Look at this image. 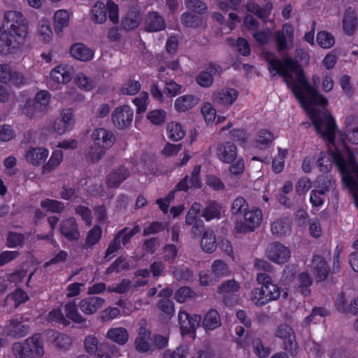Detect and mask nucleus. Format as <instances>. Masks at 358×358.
Masks as SVG:
<instances>
[{
	"mask_svg": "<svg viewBox=\"0 0 358 358\" xmlns=\"http://www.w3.org/2000/svg\"><path fill=\"white\" fill-rule=\"evenodd\" d=\"M265 58L270 73L273 76L277 74L282 76L309 116L317 133L327 145L328 152H322L317 161L320 171L329 172L334 164L358 208V166L345 143L341 131L336 129L335 119L326 109L327 99L310 85L301 66L292 59L285 58L282 61L270 53H266Z\"/></svg>",
	"mask_w": 358,
	"mask_h": 358,
	"instance_id": "1",
	"label": "nucleus"
},
{
	"mask_svg": "<svg viewBox=\"0 0 358 358\" xmlns=\"http://www.w3.org/2000/svg\"><path fill=\"white\" fill-rule=\"evenodd\" d=\"M27 34V25L21 13L6 12L3 31L0 29V52L3 55L17 52L24 45Z\"/></svg>",
	"mask_w": 358,
	"mask_h": 358,
	"instance_id": "2",
	"label": "nucleus"
},
{
	"mask_svg": "<svg viewBox=\"0 0 358 358\" xmlns=\"http://www.w3.org/2000/svg\"><path fill=\"white\" fill-rule=\"evenodd\" d=\"M257 281L261 287L254 288L250 294V300L256 306H263L280 297V289L273 282L269 275L258 273Z\"/></svg>",
	"mask_w": 358,
	"mask_h": 358,
	"instance_id": "3",
	"label": "nucleus"
},
{
	"mask_svg": "<svg viewBox=\"0 0 358 358\" xmlns=\"http://www.w3.org/2000/svg\"><path fill=\"white\" fill-rule=\"evenodd\" d=\"M93 144L88 152L87 157L92 162L99 161L114 143L113 133L103 128L94 129L91 134Z\"/></svg>",
	"mask_w": 358,
	"mask_h": 358,
	"instance_id": "4",
	"label": "nucleus"
},
{
	"mask_svg": "<svg viewBox=\"0 0 358 358\" xmlns=\"http://www.w3.org/2000/svg\"><path fill=\"white\" fill-rule=\"evenodd\" d=\"M13 355L16 358H34L43 354V344L41 336L35 334L24 343H15L13 345Z\"/></svg>",
	"mask_w": 358,
	"mask_h": 358,
	"instance_id": "5",
	"label": "nucleus"
},
{
	"mask_svg": "<svg viewBox=\"0 0 358 358\" xmlns=\"http://www.w3.org/2000/svg\"><path fill=\"white\" fill-rule=\"evenodd\" d=\"M73 66L68 64H59L55 66L49 73L48 84L52 90H60L72 79Z\"/></svg>",
	"mask_w": 358,
	"mask_h": 358,
	"instance_id": "6",
	"label": "nucleus"
},
{
	"mask_svg": "<svg viewBox=\"0 0 358 358\" xmlns=\"http://www.w3.org/2000/svg\"><path fill=\"white\" fill-rule=\"evenodd\" d=\"M262 220V212L257 208L248 210L243 214V221L236 223L235 230L238 233H248L257 228Z\"/></svg>",
	"mask_w": 358,
	"mask_h": 358,
	"instance_id": "7",
	"label": "nucleus"
},
{
	"mask_svg": "<svg viewBox=\"0 0 358 358\" xmlns=\"http://www.w3.org/2000/svg\"><path fill=\"white\" fill-rule=\"evenodd\" d=\"M76 123V118L73 111L70 108H65L61 110L60 116L54 120L50 129L57 135H63L71 131Z\"/></svg>",
	"mask_w": 358,
	"mask_h": 358,
	"instance_id": "8",
	"label": "nucleus"
},
{
	"mask_svg": "<svg viewBox=\"0 0 358 358\" xmlns=\"http://www.w3.org/2000/svg\"><path fill=\"white\" fill-rule=\"evenodd\" d=\"M134 112L129 106H121L115 108L111 119L115 127L124 129L129 127L133 121Z\"/></svg>",
	"mask_w": 358,
	"mask_h": 358,
	"instance_id": "9",
	"label": "nucleus"
},
{
	"mask_svg": "<svg viewBox=\"0 0 358 358\" xmlns=\"http://www.w3.org/2000/svg\"><path fill=\"white\" fill-rule=\"evenodd\" d=\"M238 96V92L236 89L224 87L215 90L213 93L212 100L218 106L229 108L236 102Z\"/></svg>",
	"mask_w": 358,
	"mask_h": 358,
	"instance_id": "10",
	"label": "nucleus"
},
{
	"mask_svg": "<svg viewBox=\"0 0 358 358\" xmlns=\"http://www.w3.org/2000/svg\"><path fill=\"white\" fill-rule=\"evenodd\" d=\"M266 255L271 262L282 264L289 259L291 251L289 248L280 243H273L268 246Z\"/></svg>",
	"mask_w": 358,
	"mask_h": 358,
	"instance_id": "11",
	"label": "nucleus"
},
{
	"mask_svg": "<svg viewBox=\"0 0 358 358\" xmlns=\"http://www.w3.org/2000/svg\"><path fill=\"white\" fill-rule=\"evenodd\" d=\"M49 156V150L45 147L29 146L24 153V157L29 164L38 167L43 165Z\"/></svg>",
	"mask_w": 358,
	"mask_h": 358,
	"instance_id": "12",
	"label": "nucleus"
},
{
	"mask_svg": "<svg viewBox=\"0 0 358 358\" xmlns=\"http://www.w3.org/2000/svg\"><path fill=\"white\" fill-rule=\"evenodd\" d=\"M0 82L4 84L11 83L20 87L26 83V78L8 64H0Z\"/></svg>",
	"mask_w": 358,
	"mask_h": 358,
	"instance_id": "13",
	"label": "nucleus"
},
{
	"mask_svg": "<svg viewBox=\"0 0 358 358\" xmlns=\"http://www.w3.org/2000/svg\"><path fill=\"white\" fill-rule=\"evenodd\" d=\"M135 348L137 351L146 352L153 349V339L150 336V331L145 327L144 321L140 323L137 336L134 341Z\"/></svg>",
	"mask_w": 358,
	"mask_h": 358,
	"instance_id": "14",
	"label": "nucleus"
},
{
	"mask_svg": "<svg viewBox=\"0 0 358 358\" xmlns=\"http://www.w3.org/2000/svg\"><path fill=\"white\" fill-rule=\"evenodd\" d=\"M178 322L182 335L188 334L194 331L199 326L201 317L199 315H189L184 310H180Z\"/></svg>",
	"mask_w": 358,
	"mask_h": 358,
	"instance_id": "15",
	"label": "nucleus"
},
{
	"mask_svg": "<svg viewBox=\"0 0 358 358\" xmlns=\"http://www.w3.org/2000/svg\"><path fill=\"white\" fill-rule=\"evenodd\" d=\"M221 73L222 69L219 65L210 64L197 75L196 82L201 87H210L213 83V77Z\"/></svg>",
	"mask_w": 358,
	"mask_h": 358,
	"instance_id": "16",
	"label": "nucleus"
},
{
	"mask_svg": "<svg viewBox=\"0 0 358 358\" xmlns=\"http://www.w3.org/2000/svg\"><path fill=\"white\" fill-rule=\"evenodd\" d=\"M59 231L68 241H77L80 237V233L76 220L74 217H69L61 221Z\"/></svg>",
	"mask_w": 358,
	"mask_h": 358,
	"instance_id": "17",
	"label": "nucleus"
},
{
	"mask_svg": "<svg viewBox=\"0 0 358 358\" xmlns=\"http://www.w3.org/2000/svg\"><path fill=\"white\" fill-rule=\"evenodd\" d=\"M216 155L220 161L229 164L237 156L236 146L231 142L220 143L216 148Z\"/></svg>",
	"mask_w": 358,
	"mask_h": 358,
	"instance_id": "18",
	"label": "nucleus"
},
{
	"mask_svg": "<svg viewBox=\"0 0 358 358\" xmlns=\"http://www.w3.org/2000/svg\"><path fill=\"white\" fill-rule=\"evenodd\" d=\"M104 299L99 296H87L80 301L78 306L85 315L94 314L104 305Z\"/></svg>",
	"mask_w": 358,
	"mask_h": 358,
	"instance_id": "19",
	"label": "nucleus"
},
{
	"mask_svg": "<svg viewBox=\"0 0 358 358\" xmlns=\"http://www.w3.org/2000/svg\"><path fill=\"white\" fill-rule=\"evenodd\" d=\"M201 166L196 165L194 167L191 177H185L177 185L176 189L178 191H187L189 188H200L201 186V181L200 179Z\"/></svg>",
	"mask_w": 358,
	"mask_h": 358,
	"instance_id": "20",
	"label": "nucleus"
},
{
	"mask_svg": "<svg viewBox=\"0 0 358 358\" xmlns=\"http://www.w3.org/2000/svg\"><path fill=\"white\" fill-rule=\"evenodd\" d=\"M36 36L38 40L44 44H50L52 41L54 33L48 19L43 17L38 21Z\"/></svg>",
	"mask_w": 358,
	"mask_h": 358,
	"instance_id": "21",
	"label": "nucleus"
},
{
	"mask_svg": "<svg viewBox=\"0 0 358 358\" xmlns=\"http://www.w3.org/2000/svg\"><path fill=\"white\" fill-rule=\"evenodd\" d=\"M310 270L315 276L317 282L324 280L329 274V268L324 258L320 256H314Z\"/></svg>",
	"mask_w": 358,
	"mask_h": 358,
	"instance_id": "22",
	"label": "nucleus"
},
{
	"mask_svg": "<svg viewBox=\"0 0 358 358\" xmlns=\"http://www.w3.org/2000/svg\"><path fill=\"white\" fill-rule=\"evenodd\" d=\"M275 336L284 340V345L286 350L292 352L296 348L295 336L292 329L286 324L280 325L276 331Z\"/></svg>",
	"mask_w": 358,
	"mask_h": 358,
	"instance_id": "23",
	"label": "nucleus"
},
{
	"mask_svg": "<svg viewBox=\"0 0 358 358\" xmlns=\"http://www.w3.org/2000/svg\"><path fill=\"white\" fill-rule=\"evenodd\" d=\"M199 103V99L194 94H184L178 96L174 101V108L180 113L187 112Z\"/></svg>",
	"mask_w": 358,
	"mask_h": 358,
	"instance_id": "24",
	"label": "nucleus"
},
{
	"mask_svg": "<svg viewBox=\"0 0 358 358\" xmlns=\"http://www.w3.org/2000/svg\"><path fill=\"white\" fill-rule=\"evenodd\" d=\"M4 331L8 336L20 338L25 336L29 333V327L17 319L10 320L6 325Z\"/></svg>",
	"mask_w": 358,
	"mask_h": 358,
	"instance_id": "25",
	"label": "nucleus"
},
{
	"mask_svg": "<svg viewBox=\"0 0 358 358\" xmlns=\"http://www.w3.org/2000/svg\"><path fill=\"white\" fill-rule=\"evenodd\" d=\"M294 28L289 24H285L282 30L277 32L276 41L279 50L286 49L293 43Z\"/></svg>",
	"mask_w": 358,
	"mask_h": 358,
	"instance_id": "26",
	"label": "nucleus"
},
{
	"mask_svg": "<svg viewBox=\"0 0 358 358\" xmlns=\"http://www.w3.org/2000/svg\"><path fill=\"white\" fill-rule=\"evenodd\" d=\"M70 53L74 59L82 62L91 60L94 55L92 50L81 43L73 44L70 48Z\"/></svg>",
	"mask_w": 358,
	"mask_h": 358,
	"instance_id": "27",
	"label": "nucleus"
},
{
	"mask_svg": "<svg viewBox=\"0 0 358 358\" xmlns=\"http://www.w3.org/2000/svg\"><path fill=\"white\" fill-rule=\"evenodd\" d=\"M70 24V14L66 9H59L53 15V24L56 34H59L69 27Z\"/></svg>",
	"mask_w": 358,
	"mask_h": 358,
	"instance_id": "28",
	"label": "nucleus"
},
{
	"mask_svg": "<svg viewBox=\"0 0 358 358\" xmlns=\"http://www.w3.org/2000/svg\"><path fill=\"white\" fill-rule=\"evenodd\" d=\"M129 166H122L114 169L108 177L107 183L111 187H117L129 176Z\"/></svg>",
	"mask_w": 358,
	"mask_h": 358,
	"instance_id": "29",
	"label": "nucleus"
},
{
	"mask_svg": "<svg viewBox=\"0 0 358 358\" xmlns=\"http://www.w3.org/2000/svg\"><path fill=\"white\" fill-rule=\"evenodd\" d=\"M328 185H318L317 189H313L310 193V201L313 206H320L324 202V194L329 189L334 187L335 181L328 180Z\"/></svg>",
	"mask_w": 358,
	"mask_h": 358,
	"instance_id": "30",
	"label": "nucleus"
},
{
	"mask_svg": "<svg viewBox=\"0 0 358 358\" xmlns=\"http://www.w3.org/2000/svg\"><path fill=\"white\" fill-rule=\"evenodd\" d=\"M343 27L345 34L352 35L358 29V20L354 10L348 9L343 20Z\"/></svg>",
	"mask_w": 358,
	"mask_h": 358,
	"instance_id": "31",
	"label": "nucleus"
},
{
	"mask_svg": "<svg viewBox=\"0 0 358 358\" xmlns=\"http://www.w3.org/2000/svg\"><path fill=\"white\" fill-rule=\"evenodd\" d=\"M165 28V22L162 17L155 12L148 15L145 20V29L148 31H159Z\"/></svg>",
	"mask_w": 358,
	"mask_h": 358,
	"instance_id": "32",
	"label": "nucleus"
},
{
	"mask_svg": "<svg viewBox=\"0 0 358 358\" xmlns=\"http://www.w3.org/2000/svg\"><path fill=\"white\" fill-rule=\"evenodd\" d=\"M106 337L111 341L122 345L128 341L129 333L124 327H114L108 331Z\"/></svg>",
	"mask_w": 358,
	"mask_h": 358,
	"instance_id": "33",
	"label": "nucleus"
},
{
	"mask_svg": "<svg viewBox=\"0 0 358 358\" xmlns=\"http://www.w3.org/2000/svg\"><path fill=\"white\" fill-rule=\"evenodd\" d=\"M201 205L199 203L195 202L194 203L190 209L188 210L185 222L187 224H194L196 222V224L192 227V232L196 235V230L199 229V228L203 227V222L201 221L196 222L197 215L201 213Z\"/></svg>",
	"mask_w": 358,
	"mask_h": 358,
	"instance_id": "34",
	"label": "nucleus"
},
{
	"mask_svg": "<svg viewBox=\"0 0 358 358\" xmlns=\"http://www.w3.org/2000/svg\"><path fill=\"white\" fill-rule=\"evenodd\" d=\"M348 138L354 144H358V118L355 115H350L345 120Z\"/></svg>",
	"mask_w": 358,
	"mask_h": 358,
	"instance_id": "35",
	"label": "nucleus"
},
{
	"mask_svg": "<svg viewBox=\"0 0 358 358\" xmlns=\"http://www.w3.org/2000/svg\"><path fill=\"white\" fill-rule=\"evenodd\" d=\"M166 134L172 141H179L185 136V131L182 125L177 122H170L166 124Z\"/></svg>",
	"mask_w": 358,
	"mask_h": 358,
	"instance_id": "36",
	"label": "nucleus"
},
{
	"mask_svg": "<svg viewBox=\"0 0 358 358\" xmlns=\"http://www.w3.org/2000/svg\"><path fill=\"white\" fill-rule=\"evenodd\" d=\"M203 327L208 330H213L221 325V319L216 310L211 309L205 315L203 322Z\"/></svg>",
	"mask_w": 358,
	"mask_h": 358,
	"instance_id": "37",
	"label": "nucleus"
},
{
	"mask_svg": "<svg viewBox=\"0 0 358 358\" xmlns=\"http://www.w3.org/2000/svg\"><path fill=\"white\" fill-rule=\"evenodd\" d=\"M64 310L65 313L64 317L69 321L71 320L78 324H82L85 321L83 317L78 313L74 301L67 302L64 306Z\"/></svg>",
	"mask_w": 358,
	"mask_h": 358,
	"instance_id": "38",
	"label": "nucleus"
},
{
	"mask_svg": "<svg viewBox=\"0 0 358 358\" xmlns=\"http://www.w3.org/2000/svg\"><path fill=\"white\" fill-rule=\"evenodd\" d=\"M63 157L64 155L62 150H54L47 163L43 164V173H48L55 170L62 163Z\"/></svg>",
	"mask_w": 358,
	"mask_h": 358,
	"instance_id": "39",
	"label": "nucleus"
},
{
	"mask_svg": "<svg viewBox=\"0 0 358 358\" xmlns=\"http://www.w3.org/2000/svg\"><path fill=\"white\" fill-rule=\"evenodd\" d=\"M275 136L267 129H261L257 134L255 145L261 150L268 148L274 140Z\"/></svg>",
	"mask_w": 358,
	"mask_h": 358,
	"instance_id": "40",
	"label": "nucleus"
},
{
	"mask_svg": "<svg viewBox=\"0 0 358 358\" xmlns=\"http://www.w3.org/2000/svg\"><path fill=\"white\" fill-rule=\"evenodd\" d=\"M102 236V229L99 225H95L87 234L83 248H91L96 245Z\"/></svg>",
	"mask_w": 358,
	"mask_h": 358,
	"instance_id": "41",
	"label": "nucleus"
},
{
	"mask_svg": "<svg viewBox=\"0 0 358 358\" xmlns=\"http://www.w3.org/2000/svg\"><path fill=\"white\" fill-rule=\"evenodd\" d=\"M271 232L278 236L286 235L290 231V223L288 219L281 218L272 222L271 226Z\"/></svg>",
	"mask_w": 358,
	"mask_h": 358,
	"instance_id": "42",
	"label": "nucleus"
},
{
	"mask_svg": "<svg viewBox=\"0 0 358 358\" xmlns=\"http://www.w3.org/2000/svg\"><path fill=\"white\" fill-rule=\"evenodd\" d=\"M142 20L139 11H130L122 20V26L127 30H131L136 28Z\"/></svg>",
	"mask_w": 358,
	"mask_h": 358,
	"instance_id": "43",
	"label": "nucleus"
},
{
	"mask_svg": "<svg viewBox=\"0 0 358 358\" xmlns=\"http://www.w3.org/2000/svg\"><path fill=\"white\" fill-rule=\"evenodd\" d=\"M311 285L312 280L308 273L302 272L299 274L296 282V286L299 292L305 296L308 295L310 292V287Z\"/></svg>",
	"mask_w": 358,
	"mask_h": 358,
	"instance_id": "44",
	"label": "nucleus"
},
{
	"mask_svg": "<svg viewBox=\"0 0 358 358\" xmlns=\"http://www.w3.org/2000/svg\"><path fill=\"white\" fill-rule=\"evenodd\" d=\"M336 307L338 311L342 313L350 311L356 313L358 312V299L352 301L348 307L345 296L343 294H339L336 299Z\"/></svg>",
	"mask_w": 358,
	"mask_h": 358,
	"instance_id": "45",
	"label": "nucleus"
},
{
	"mask_svg": "<svg viewBox=\"0 0 358 358\" xmlns=\"http://www.w3.org/2000/svg\"><path fill=\"white\" fill-rule=\"evenodd\" d=\"M229 272V268L223 261L217 259L212 264L211 275L214 278V281H217L221 278L228 275Z\"/></svg>",
	"mask_w": 358,
	"mask_h": 358,
	"instance_id": "46",
	"label": "nucleus"
},
{
	"mask_svg": "<svg viewBox=\"0 0 358 358\" xmlns=\"http://www.w3.org/2000/svg\"><path fill=\"white\" fill-rule=\"evenodd\" d=\"M222 208L220 204L216 202H210L203 210L202 216L206 221L213 219H219L221 217Z\"/></svg>",
	"mask_w": 358,
	"mask_h": 358,
	"instance_id": "47",
	"label": "nucleus"
},
{
	"mask_svg": "<svg viewBox=\"0 0 358 358\" xmlns=\"http://www.w3.org/2000/svg\"><path fill=\"white\" fill-rule=\"evenodd\" d=\"M91 19L96 23H103L106 19V8L103 3L96 2L92 7Z\"/></svg>",
	"mask_w": 358,
	"mask_h": 358,
	"instance_id": "48",
	"label": "nucleus"
},
{
	"mask_svg": "<svg viewBox=\"0 0 358 358\" xmlns=\"http://www.w3.org/2000/svg\"><path fill=\"white\" fill-rule=\"evenodd\" d=\"M201 245L206 252H212L216 248L215 236L213 231L206 230L201 238Z\"/></svg>",
	"mask_w": 358,
	"mask_h": 358,
	"instance_id": "49",
	"label": "nucleus"
},
{
	"mask_svg": "<svg viewBox=\"0 0 358 358\" xmlns=\"http://www.w3.org/2000/svg\"><path fill=\"white\" fill-rule=\"evenodd\" d=\"M74 81L80 89L85 91H90L95 86L94 80L83 73H78L74 78Z\"/></svg>",
	"mask_w": 358,
	"mask_h": 358,
	"instance_id": "50",
	"label": "nucleus"
},
{
	"mask_svg": "<svg viewBox=\"0 0 358 358\" xmlns=\"http://www.w3.org/2000/svg\"><path fill=\"white\" fill-rule=\"evenodd\" d=\"M141 85L138 81L129 79L124 83L120 88V93L123 95L133 96L141 90Z\"/></svg>",
	"mask_w": 358,
	"mask_h": 358,
	"instance_id": "51",
	"label": "nucleus"
},
{
	"mask_svg": "<svg viewBox=\"0 0 358 358\" xmlns=\"http://www.w3.org/2000/svg\"><path fill=\"white\" fill-rule=\"evenodd\" d=\"M50 95L47 91H41L36 95L34 102L36 108L39 112H45L49 104Z\"/></svg>",
	"mask_w": 358,
	"mask_h": 358,
	"instance_id": "52",
	"label": "nucleus"
},
{
	"mask_svg": "<svg viewBox=\"0 0 358 358\" xmlns=\"http://www.w3.org/2000/svg\"><path fill=\"white\" fill-rule=\"evenodd\" d=\"M28 294L20 289H16L14 292L8 294L6 297L8 303H13V306L17 308L19 305L28 301Z\"/></svg>",
	"mask_w": 358,
	"mask_h": 358,
	"instance_id": "53",
	"label": "nucleus"
},
{
	"mask_svg": "<svg viewBox=\"0 0 358 358\" xmlns=\"http://www.w3.org/2000/svg\"><path fill=\"white\" fill-rule=\"evenodd\" d=\"M316 41L318 45L322 48L324 49L331 48L335 43V39L333 35L325 31L318 32Z\"/></svg>",
	"mask_w": 358,
	"mask_h": 358,
	"instance_id": "54",
	"label": "nucleus"
},
{
	"mask_svg": "<svg viewBox=\"0 0 358 358\" xmlns=\"http://www.w3.org/2000/svg\"><path fill=\"white\" fill-rule=\"evenodd\" d=\"M47 320L49 322L61 324L67 326L70 322L64 317V313L60 308H54L48 315Z\"/></svg>",
	"mask_w": 358,
	"mask_h": 358,
	"instance_id": "55",
	"label": "nucleus"
},
{
	"mask_svg": "<svg viewBox=\"0 0 358 358\" xmlns=\"http://www.w3.org/2000/svg\"><path fill=\"white\" fill-rule=\"evenodd\" d=\"M140 230L141 229L138 225H135L131 229L125 227L121 229L115 236H120L118 241L122 245H125L135 234L140 231Z\"/></svg>",
	"mask_w": 358,
	"mask_h": 358,
	"instance_id": "56",
	"label": "nucleus"
},
{
	"mask_svg": "<svg viewBox=\"0 0 358 358\" xmlns=\"http://www.w3.org/2000/svg\"><path fill=\"white\" fill-rule=\"evenodd\" d=\"M41 206L44 210L55 213H59L64 210V203L53 199H45L41 201Z\"/></svg>",
	"mask_w": 358,
	"mask_h": 358,
	"instance_id": "57",
	"label": "nucleus"
},
{
	"mask_svg": "<svg viewBox=\"0 0 358 358\" xmlns=\"http://www.w3.org/2000/svg\"><path fill=\"white\" fill-rule=\"evenodd\" d=\"M287 155V150L285 149L279 148L278 155L273 159L272 169L273 171L276 173H280L285 165V159Z\"/></svg>",
	"mask_w": 358,
	"mask_h": 358,
	"instance_id": "58",
	"label": "nucleus"
},
{
	"mask_svg": "<svg viewBox=\"0 0 358 358\" xmlns=\"http://www.w3.org/2000/svg\"><path fill=\"white\" fill-rule=\"evenodd\" d=\"M248 209V203L243 197H237L231 203V212L233 215L244 214Z\"/></svg>",
	"mask_w": 358,
	"mask_h": 358,
	"instance_id": "59",
	"label": "nucleus"
},
{
	"mask_svg": "<svg viewBox=\"0 0 358 358\" xmlns=\"http://www.w3.org/2000/svg\"><path fill=\"white\" fill-rule=\"evenodd\" d=\"M184 91L182 85L176 83L173 80H166L164 88V92L169 97H174Z\"/></svg>",
	"mask_w": 358,
	"mask_h": 358,
	"instance_id": "60",
	"label": "nucleus"
},
{
	"mask_svg": "<svg viewBox=\"0 0 358 358\" xmlns=\"http://www.w3.org/2000/svg\"><path fill=\"white\" fill-rule=\"evenodd\" d=\"M166 112L162 109H156L150 111L147 114V119L153 124L159 125L165 121Z\"/></svg>",
	"mask_w": 358,
	"mask_h": 358,
	"instance_id": "61",
	"label": "nucleus"
},
{
	"mask_svg": "<svg viewBox=\"0 0 358 358\" xmlns=\"http://www.w3.org/2000/svg\"><path fill=\"white\" fill-rule=\"evenodd\" d=\"M188 354V347L180 345L174 350H166L164 353V358H185Z\"/></svg>",
	"mask_w": 358,
	"mask_h": 358,
	"instance_id": "62",
	"label": "nucleus"
},
{
	"mask_svg": "<svg viewBox=\"0 0 358 358\" xmlns=\"http://www.w3.org/2000/svg\"><path fill=\"white\" fill-rule=\"evenodd\" d=\"M133 103L136 106L137 113H144L148 105V94L147 92L141 93L133 100Z\"/></svg>",
	"mask_w": 358,
	"mask_h": 358,
	"instance_id": "63",
	"label": "nucleus"
},
{
	"mask_svg": "<svg viewBox=\"0 0 358 358\" xmlns=\"http://www.w3.org/2000/svg\"><path fill=\"white\" fill-rule=\"evenodd\" d=\"M201 113L207 123L213 122L216 117V110L213 106L209 102H206L203 105Z\"/></svg>",
	"mask_w": 358,
	"mask_h": 358,
	"instance_id": "64",
	"label": "nucleus"
}]
</instances>
